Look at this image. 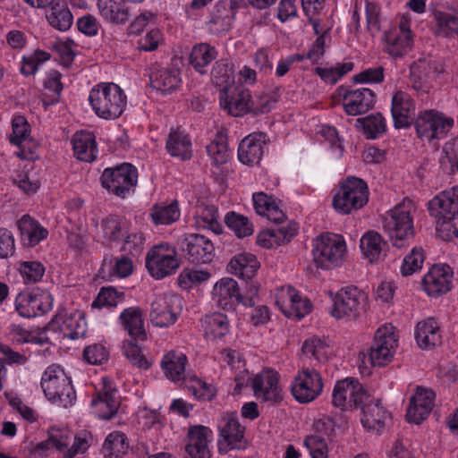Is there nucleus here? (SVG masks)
Returning a JSON list of instances; mask_svg holds the SVG:
<instances>
[{
  "mask_svg": "<svg viewBox=\"0 0 458 458\" xmlns=\"http://www.w3.org/2000/svg\"><path fill=\"white\" fill-rule=\"evenodd\" d=\"M150 216L156 225H170L180 217V210L177 200L166 206L155 205L150 210Z\"/></svg>",
  "mask_w": 458,
  "mask_h": 458,
  "instance_id": "53",
  "label": "nucleus"
},
{
  "mask_svg": "<svg viewBox=\"0 0 458 458\" xmlns=\"http://www.w3.org/2000/svg\"><path fill=\"white\" fill-rule=\"evenodd\" d=\"M17 227L21 242L27 247H35L48 236V231L30 215H23L17 221Z\"/></svg>",
  "mask_w": 458,
  "mask_h": 458,
  "instance_id": "30",
  "label": "nucleus"
},
{
  "mask_svg": "<svg viewBox=\"0 0 458 458\" xmlns=\"http://www.w3.org/2000/svg\"><path fill=\"white\" fill-rule=\"evenodd\" d=\"M368 183L361 178L349 175L339 182L332 205L341 215H349L362 208L369 201Z\"/></svg>",
  "mask_w": 458,
  "mask_h": 458,
  "instance_id": "2",
  "label": "nucleus"
},
{
  "mask_svg": "<svg viewBox=\"0 0 458 458\" xmlns=\"http://www.w3.org/2000/svg\"><path fill=\"white\" fill-rule=\"evenodd\" d=\"M101 16L114 24H125L129 21L131 13L125 0H98Z\"/></svg>",
  "mask_w": 458,
  "mask_h": 458,
  "instance_id": "36",
  "label": "nucleus"
},
{
  "mask_svg": "<svg viewBox=\"0 0 458 458\" xmlns=\"http://www.w3.org/2000/svg\"><path fill=\"white\" fill-rule=\"evenodd\" d=\"M119 319L123 329L126 330L131 336V340L144 341L147 339L140 308L130 307L124 309L121 312Z\"/></svg>",
  "mask_w": 458,
  "mask_h": 458,
  "instance_id": "32",
  "label": "nucleus"
},
{
  "mask_svg": "<svg viewBox=\"0 0 458 458\" xmlns=\"http://www.w3.org/2000/svg\"><path fill=\"white\" fill-rule=\"evenodd\" d=\"M211 81L220 92L234 85L233 64L227 58L216 61L210 72Z\"/></svg>",
  "mask_w": 458,
  "mask_h": 458,
  "instance_id": "44",
  "label": "nucleus"
},
{
  "mask_svg": "<svg viewBox=\"0 0 458 458\" xmlns=\"http://www.w3.org/2000/svg\"><path fill=\"white\" fill-rule=\"evenodd\" d=\"M167 152L182 160H190L192 157L191 141L189 136L179 129H171L166 140Z\"/></svg>",
  "mask_w": 458,
  "mask_h": 458,
  "instance_id": "38",
  "label": "nucleus"
},
{
  "mask_svg": "<svg viewBox=\"0 0 458 458\" xmlns=\"http://www.w3.org/2000/svg\"><path fill=\"white\" fill-rule=\"evenodd\" d=\"M46 330L59 331L64 337L78 339L87 332V322L83 312L75 310L68 314L65 310L58 312L45 327Z\"/></svg>",
  "mask_w": 458,
  "mask_h": 458,
  "instance_id": "15",
  "label": "nucleus"
},
{
  "mask_svg": "<svg viewBox=\"0 0 458 458\" xmlns=\"http://www.w3.org/2000/svg\"><path fill=\"white\" fill-rule=\"evenodd\" d=\"M436 394L431 389L418 386L416 393L410 399L406 411L408 422L420 424L429 415Z\"/></svg>",
  "mask_w": 458,
  "mask_h": 458,
  "instance_id": "22",
  "label": "nucleus"
},
{
  "mask_svg": "<svg viewBox=\"0 0 458 458\" xmlns=\"http://www.w3.org/2000/svg\"><path fill=\"white\" fill-rule=\"evenodd\" d=\"M415 102L406 92L397 90L391 103V114L395 129H408L414 123Z\"/></svg>",
  "mask_w": 458,
  "mask_h": 458,
  "instance_id": "21",
  "label": "nucleus"
},
{
  "mask_svg": "<svg viewBox=\"0 0 458 458\" xmlns=\"http://www.w3.org/2000/svg\"><path fill=\"white\" fill-rule=\"evenodd\" d=\"M289 298L291 302L290 310H284L286 317L301 319L311 311V303L308 300H302L297 293H291Z\"/></svg>",
  "mask_w": 458,
  "mask_h": 458,
  "instance_id": "64",
  "label": "nucleus"
},
{
  "mask_svg": "<svg viewBox=\"0 0 458 458\" xmlns=\"http://www.w3.org/2000/svg\"><path fill=\"white\" fill-rule=\"evenodd\" d=\"M397 342L398 339L394 333L390 332L387 328H378L364 358L368 359L373 367H384L392 361Z\"/></svg>",
  "mask_w": 458,
  "mask_h": 458,
  "instance_id": "12",
  "label": "nucleus"
},
{
  "mask_svg": "<svg viewBox=\"0 0 458 458\" xmlns=\"http://www.w3.org/2000/svg\"><path fill=\"white\" fill-rule=\"evenodd\" d=\"M312 246L313 260L318 267L328 270L342 265L346 252L342 235L322 233L313 241Z\"/></svg>",
  "mask_w": 458,
  "mask_h": 458,
  "instance_id": "5",
  "label": "nucleus"
},
{
  "mask_svg": "<svg viewBox=\"0 0 458 458\" xmlns=\"http://www.w3.org/2000/svg\"><path fill=\"white\" fill-rule=\"evenodd\" d=\"M359 408L361 410L360 421L365 428L376 433L383 430L390 413L382 406L379 399L369 394V400L365 401Z\"/></svg>",
  "mask_w": 458,
  "mask_h": 458,
  "instance_id": "24",
  "label": "nucleus"
},
{
  "mask_svg": "<svg viewBox=\"0 0 458 458\" xmlns=\"http://www.w3.org/2000/svg\"><path fill=\"white\" fill-rule=\"evenodd\" d=\"M124 300V293L112 286L102 287L92 302L93 308L115 307Z\"/></svg>",
  "mask_w": 458,
  "mask_h": 458,
  "instance_id": "59",
  "label": "nucleus"
},
{
  "mask_svg": "<svg viewBox=\"0 0 458 458\" xmlns=\"http://www.w3.org/2000/svg\"><path fill=\"white\" fill-rule=\"evenodd\" d=\"M413 125L418 138L430 143L445 138L454 126V120L437 109H425L419 112Z\"/></svg>",
  "mask_w": 458,
  "mask_h": 458,
  "instance_id": "6",
  "label": "nucleus"
},
{
  "mask_svg": "<svg viewBox=\"0 0 458 458\" xmlns=\"http://www.w3.org/2000/svg\"><path fill=\"white\" fill-rule=\"evenodd\" d=\"M138 170L130 163H122L106 167L102 172L99 182L105 190L111 195L126 199L138 182Z\"/></svg>",
  "mask_w": 458,
  "mask_h": 458,
  "instance_id": "4",
  "label": "nucleus"
},
{
  "mask_svg": "<svg viewBox=\"0 0 458 458\" xmlns=\"http://www.w3.org/2000/svg\"><path fill=\"white\" fill-rule=\"evenodd\" d=\"M251 387L256 398L263 403L276 405L284 399L283 390L279 386V374L273 369L262 371L253 377Z\"/></svg>",
  "mask_w": 458,
  "mask_h": 458,
  "instance_id": "14",
  "label": "nucleus"
},
{
  "mask_svg": "<svg viewBox=\"0 0 458 458\" xmlns=\"http://www.w3.org/2000/svg\"><path fill=\"white\" fill-rule=\"evenodd\" d=\"M297 229L295 223H290L286 226L262 231L257 235V243L263 248L270 249L274 242L276 244L288 242L297 233Z\"/></svg>",
  "mask_w": 458,
  "mask_h": 458,
  "instance_id": "37",
  "label": "nucleus"
},
{
  "mask_svg": "<svg viewBox=\"0 0 458 458\" xmlns=\"http://www.w3.org/2000/svg\"><path fill=\"white\" fill-rule=\"evenodd\" d=\"M149 83L152 89L161 94H171L182 83L181 72L174 68L156 70L149 74Z\"/></svg>",
  "mask_w": 458,
  "mask_h": 458,
  "instance_id": "31",
  "label": "nucleus"
},
{
  "mask_svg": "<svg viewBox=\"0 0 458 458\" xmlns=\"http://www.w3.org/2000/svg\"><path fill=\"white\" fill-rule=\"evenodd\" d=\"M354 67L353 63L337 64L335 67L322 68L316 67L315 73L318 74L325 82L335 84L340 78L350 72Z\"/></svg>",
  "mask_w": 458,
  "mask_h": 458,
  "instance_id": "58",
  "label": "nucleus"
},
{
  "mask_svg": "<svg viewBox=\"0 0 458 458\" xmlns=\"http://www.w3.org/2000/svg\"><path fill=\"white\" fill-rule=\"evenodd\" d=\"M220 437L231 449L242 450L246 448L244 439L245 428L242 427L235 413H226L218 422Z\"/></svg>",
  "mask_w": 458,
  "mask_h": 458,
  "instance_id": "25",
  "label": "nucleus"
},
{
  "mask_svg": "<svg viewBox=\"0 0 458 458\" xmlns=\"http://www.w3.org/2000/svg\"><path fill=\"white\" fill-rule=\"evenodd\" d=\"M210 278V273L204 270H194L191 268H183L179 276L178 284L183 290H188L193 285H197Z\"/></svg>",
  "mask_w": 458,
  "mask_h": 458,
  "instance_id": "61",
  "label": "nucleus"
},
{
  "mask_svg": "<svg viewBox=\"0 0 458 458\" xmlns=\"http://www.w3.org/2000/svg\"><path fill=\"white\" fill-rule=\"evenodd\" d=\"M415 338L420 348L439 345L442 341L437 322L432 318L419 322L415 329Z\"/></svg>",
  "mask_w": 458,
  "mask_h": 458,
  "instance_id": "39",
  "label": "nucleus"
},
{
  "mask_svg": "<svg viewBox=\"0 0 458 458\" xmlns=\"http://www.w3.org/2000/svg\"><path fill=\"white\" fill-rule=\"evenodd\" d=\"M217 51L215 47L208 43H199L193 46L189 56L190 64L199 74L208 73L207 66L216 58Z\"/></svg>",
  "mask_w": 458,
  "mask_h": 458,
  "instance_id": "41",
  "label": "nucleus"
},
{
  "mask_svg": "<svg viewBox=\"0 0 458 458\" xmlns=\"http://www.w3.org/2000/svg\"><path fill=\"white\" fill-rule=\"evenodd\" d=\"M366 297L357 287H347L339 291L335 298L331 315L336 318H356L364 307Z\"/></svg>",
  "mask_w": 458,
  "mask_h": 458,
  "instance_id": "16",
  "label": "nucleus"
},
{
  "mask_svg": "<svg viewBox=\"0 0 458 458\" xmlns=\"http://www.w3.org/2000/svg\"><path fill=\"white\" fill-rule=\"evenodd\" d=\"M181 300L178 295L159 294L151 302L150 321L155 327H167L177 320Z\"/></svg>",
  "mask_w": 458,
  "mask_h": 458,
  "instance_id": "17",
  "label": "nucleus"
},
{
  "mask_svg": "<svg viewBox=\"0 0 458 458\" xmlns=\"http://www.w3.org/2000/svg\"><path fill=\"white\" fill-rule=\"evenodd\" d=\"M46 13V18L53 28L60 30H68L73 21L72 14L65 4L53 3Z\"/></svg>",
  "mask_w": 458,
  "mask_h": 458,
  "instance_id": "46",
  "label": "nucleus"
},
{
  "mask_svg": "<svg viewBox=\"0 0 458 458\" xmlns=\"http://www.w3.org/2000/svg\"><path fill=\"white\" fill-rule=\"evenodd\" d=\"M180 248L190 263L208 264L215 258L213 242L202 234H185L180 240Z\"/></svg>",
  "mask_w": 458,
  "mask_h": 458,
  "instance_id": "13",
  "label": "nucleus"
},
{
  "mask_svg": "<svg viewBox=\"0 0 458 458\" xmlns=\"http://www.w3.org/2000/svg\"><path fill=\"white\" fill-rule=\"evenodd\" d=\"M385 51L394 58L403 57L412 47V36L409 34H396L394 31L385 33Z\"/></svg>",
  "mask_w": 458,
  "mask_h": 458,
  "instance_id": "45",
  "label": "nucleus"
},
{
  "mask_svg": "<svg viewBox=\"0 0 458 458\" xmlns=\"http://www.w3.org/2000/svg\"><path fill=\"white\" fill-rule=\"evenodd\" d=\"M19 271L25 284H36L41 281L45 267L39 261H24L21 263Z\"/></svg>",
  "mask_w": 458,
  "mask_h": 458,
  "instance_id": "62",
  "label": "nucleus"
},
{
  "mask_svg": "<svg viewBox=\"0 0 458 458\" xmlns=\"http://www.w3.org/2000/svg\"><path fill=\"white\" fill-rule=\"evenodd\" d=\"M40 385L46 397L64 408L71 407L76 400L72 380L59 365L52 364L47 367Z\"/></svg>",
  "mask_w": 458,
  "mask_h": 458,
  "instance_id": "3",
  "label": "nucleus"
},
{
  "mask_svg": "<svg viewBox=\"0 0 458 458\" xmlns=\"http://www.w3.org/2000/svg\"><path fill=\"white\" fill-rule=\"evenodd\" d=\"M234 13L227 11L225 2H218L214 8L211 19L209 21L211 30L218 33L225 32L232 27Z\"/></svg>",
  "mask_w": 458,
  "mask_h": 458,
  "instance_id": "52",
  "label": "nucleus"
},
{
  "mask_svg": "<svg viewBox=\"0 0 458 458\" xmlns=\"http://www.w3.org/2000/svg\"><path fill=\"white\" fill-rule=\"evenodd\" d=\"M212 294L216 304L225 310H233L237 304H242L243 301L238 283L230 277H225L216 282Z\"/></svg>",
  "mask_w": 458,
  "mask_h": 458,
  "instance_id": "26",
  "label": "nucleus"
},
{
  "mask_svg": "<svg viewBox=\"0 0 458 458\" xmlns=\"http://www.w3.org/2000/svg\"><path fill=\"white\" fill-rule=\"evenodd\" d=\"M453 269L447 264H436L422 278L425 292L431 297H438L452 288Z\"/></svg>",
  "mask_w": 458,
  "mask_h": 458,
  "instance_id": "19",
  "label": "nucleus"
},
{
  "mask_svg": "<svg viewBox=\"0 0 458 458\" xmlns=\"http://www.w3.org/2000/svg\"><path fill=\"white\" fill-rule=\"evenodd\" d=\"M424 259L425 257L422 248H413L403 260V264L401 266L402 275L403 276H408L420 270L422 267Z\"/></svg>",
  "mask_w": 458,
  "mask_h": 458,
  "instance_id": "63",
  "label": "nucleus"
},
{
  "mask_svg": "<svg viewBox=\"0 0 458 458\" xmlns=\"http://www.w3.org/2000/svg\"><path fill=\"white\" fill-rule=\"evenodd\" d=\"M213 165L216 166L224 165L228 160V146L226 137L217 133L215 139L206 147Z\"/></svg>",
  "mask_w": 458,
  "mask_h": 458,
  "instance_id": "54",
  "label": "nucleus"
},
{
  "mask_svg": "<svg viewBox=\"0 0 458 458\" xmlns=\"http://www.w3.org/2000/svg\"><path fill=\"white\" fill-rule=\"evenodd\" d=\"M260 263L257 257L249 252H242L234 255L227 265V270L241 279H250L255 276Z\"/></svg>",
  "mask_w": 458,
  "mask_h": 458,
  "instance_id": "33",
  "label": "nucleus"
},
{
  "mask_svg": "<svg viewBox=\"0 0 458 458\" xmlns=\"http://www.w3.org/2000/svg\"><path fill=\"white\" fill-rule=\"evenodd\" d=\"M128 228L127 220L117 215H109L100 223L102 237L108 244L121 243L128 233Z\"/></svg>",
  "mask_w": 458,
  "mask_h": 458,
  "instance_id": "34",
  "label": "nucleus"
},
{
  "mask_svg": "<svg viewBox=\"0 0 458 458\" xmlns=\"http://www.w3.org/2000/svg\"><path fill=\"white\" fill-rule=\"evenodd\" d=\"M323 391L320 373L314 369L303 368L294 376L291 392L300 403H309L318 398Z\"/></svg>",
  "mask_w": 458,
  "mask_h": 458,
  "instance_id": "10",
  "label": "nucleus"
},
{
  "mask_svg": "<svg viewBox=\"0 0 458 458\" xmlns=\"http://www.w3.org/2000/svg\"><path fill=\"white\" fill-rule=\"evenodd\" d=\"M53 297L38 288L24 290L19 293L14 300L17 313L26 318H34L47 313L52 309Z\"/></svg>",
  "mask_w": 458,
  "mask_h": 458,
  "instance_id": "11",
  "label": "nucleus"
},
{
  "mask_svg": "<svg viewBox=\"0 0 458 458\" xmlns=\"http://www.w3.org/2000/svg\"><path fill=\"white\" fill-rule=\"evenodd\" d=\"M266 134L263 132L250 134L245 137L238 147V158L247 165H258L264 154Z\"/></svg>",
  "mask_w": 458,
  "mask_h": 458,
  "instance_id": "28",
  "label": "nucleus"
},
{
  "mask_svg": "<svg viewBox=\"0 0 458 458\" xmlns=\"http://www.w3.org/2000/svg\"><path fill=\"white\" fill-rule=\"evenodd\" d=\"M187 357L182 352L171 351L161 360V368L166 377L173 381H180L184 378Z\"/></svg>",
  "mask_w": 458,
  "mask_h": 458,
  "instance_id": "43",
  "label": "nucleus"
},
{
  "mask_svg": "<svg viewBox=\"0 0 458 458\" xmlns=\"http://www.w3.org/2000/svg\"><path fill=\"white\" fill-rule=\"evenodd\" d=\"M435 67V64L427 63L421 59L415 62L411 66L410 80L413 89L420 90L424 87V83L430 76V72Z\"/></svg>",
  "mask_w": 458,
  "mask_h": 458,
  "instance_id": "56",
  "label": "nucleus"
},
{
  "mask_svg": "<svg viewBox=\"0 0 458 458\" xmlns=\"http://www.w3.org/2000/svg\"><path fill=\"white\" fill-rule=\"evenodd\" d=\"M339 95L344 100V108L349 115H359L372 109L376 103V94L368 88L348 89L341 86L338 88Z\"/></svg>",
  "mask_w": 458,
  "mask_h": 458,
  "instance_id": "18",
  "label": "nucleus"
},
{
  "mask_svg": "<svg viewBox=\"0 0 458 458\" xmlns=\"http://www.w3.org/2000/svg\"><path fill=\"white\" fill-rule=\"evenodd\" d=\"M226 226L234 233L238 238H244L253 234L254 226L250 220L235 211H229L224 218Z\"/></svg>",
  "mask_w": 458,
  "mask_h": 458,
  "instance_id": "51",
  "label": "nucleus"
},
{
  "mask_svg": "<svg viewBox=\"0 0 458 458\" xmlns=\"http://www.w3.org/2000/svg\"><path fill=\"white\" fill-rule=\"evenodd\" d=\"M386 245V242L383 240L382 236L375 231H369L365 233L360 242V247L363 255L370 262L379 259L383 247Z\"/></svg>",
  "mask_w": 458,
  "mask_h": 458,
  "instance_id": "50",
  "label": "nucleus"
},
{
  "mask_svg": "<svg viewBox=\"0 0 458 458\" xmlns=\"http://www.w3.org/2000/svg\"><path fill=\"white\" fill-rule=\"evenodd\" d=\"M75 157L83 162H93L97 158L98 147L92 132H76L72 140Z\"/></svg>",
  "mask_w": 458,
  "mask_h": 458,
  "instance_id": "35",
  "label": "nucleus"
},
{
  "mask_svg": "<svg viewBox=\"0 0 458 458\" xmlns=\"http://www.w3.org/2000/svg\"><path fill=\"white\" fill-rule=\"evenodd\" d=\"M93 436L88 430H81L73 437V443L64 450V458H73L78 454L85 453L93 443Z\"/></svg>",
  "mask_w": 458,
  "mask_h": 458,
  "instance_id": "57",
  "label": "nucleus"
},
{
  "mask_svg": "<svg viewBox=\"0 0 458 458\" xmlns=\"http://www.w3.org/2000/svg\"><path fill=\"white\" fill-rule=\"evenodd\" d=\"M383 227L396 248H403L405 242L414 237L413 221L410 211L400 204L383 216Z\"/></svg>",
  "mask_w": 458,
  "mask_h": 458,
  "instance_id": "8",
  "label": "nucleus"
},
{
  "mask_svg": "<svg viewBox=\"0 0 458 458\" xmlns=\"http://www.w3.org/2000/svg\"><path fill=\"white\" fill-rule=\"evenodd\" d=\"M429 214L435 217L454 219L458 216V186L444 191L428 202Z\"/></svg>",
  "mask_w": 458,
  "mask_h": 458,
  "instance_id": "27",
  "label": "nucleus"
},
{
  "mask_svg": "<svg viewBox=\"0 0 458 458\" xmlns=\"http://www.w3.org/2000/svg\"><path fill=\"white\" fill-rule=\"evenodd\" d=\"M129 443L125 434L120 432L110 433L102 446L105 458H121L127 453Z\"/></svg>",
  "mask_w": 458,
  "mask_h": 458,
  "instance_id": "49",
  "label": "nucleus"
},
{
  "mask_svg": "<svg viewBox=\"0 0 458 458\" xmlns=\"http://www.w3.org/2000/svg\"><path fill=\"white\" fill-rule=\"evenodd\" d=\"M356 127L367 139L374 140L385 133L386 123L381 113H376L356 120Z\"/></svg>",
  "mask_w": 458,
  "mask_h": 458,
  "instance_id": "47",
  "label": "nucleus"
},
{
  "mask_svg": "<svg viewBox=\"0 0 458 458\" xmlns=\"http://www.w3.org/2000/svg\"><path fill=\"white\" fill-rule=\"evenodd\" d=\"M13 132L9 136V141L12 145L18 146L27 140H30V125L22 115H17L12 120Z\"/></svg>",
  "mask_w": 458,
  "mask_h": 458,
  "instance_id": "60",
  "label": "nucleus"
},
{
  "mask_svg": "<svg viewBox=\"0 0 458 458\" xmlns=\"http://www.w3.org/2000/svg\"><path fill=\"white\" fill-rule=\"evenodd\" d=\"M134 340H125L123 343V352L131 364L140 369H148L151 362L142 353L140 347Z\"/></svg>",
  "mask_w": 458,
  "mask_h": 458,
  "instance_id": "55",
  "label": "nucleus"
},
{
  "mask_svg": "<svg viewBox=\"0 0 458 458\" xmlns=\"http://www.w3.org/2000/svg\"><path fill=\"white\" fill-rule=\"evenodd\" d=\"M103 387L91 400V405L96 408L98 417L109 420L116 413L120 406L118 391L114 382L107 378H102Z\"/></svg>",
  "mask_w": 458,
  "mask_h": 458,
  "instance_id": "20",
  "label": "nucleus"
},
{
  "mask_svg": "<svg viewBox=\"0 0 458 458\" xmlns=\"http://www.w3.org/2000/svg\"><path fill=\"white\" fill-rule=\"evenodd\" d=\"M369 394L360 381L353 377L337 380L332 393V404L343 411L358 409Z\"/></svg>",
  "mask_w": 458,
  "mask_h": 458,
  "instance_id": "9",
  "label": "nucleus"
},
{
  "mask_svg": "<svg viewBox=\"0 0 458 458\" xmlns=\"http://www.w3.org/2000/svg\"><path fill=\"white\" fill-rule=\"evenodd\" d=\"M220 105L233 116H242L249 113L250 91L242 86H231L220 92Z\"/></svg>",
  "mask_w": 458,
  "mask_h": 458,
  "instance_id": "23",
  "label": "nucleus"
},
{
  "mask_svg": "<svg viewBox=\"0 0 458 458\" xmlns=\"http://www.w3.org/2000/svg\"><path fill=\"white\" fill-rule=\"evenodd\" d=\"M72 437L63 431L57 430L55 433H50L48 438L38 443L31 450L30 454L43 457L50 448H55L59 452H64L71 444Z\"/></svg>",
  "mask_w": 458,
  "mask_h": 458,
  "instance_id": "48",
  "label": "nucleus"
},
{
  "mask_svg": "<svg viewBox=\"0 0 458 458\" xmlns=\"http://www.w3.org/2000/svg\"><path fill=\"white\" fill-rule=\"evenodd\" d=\"M89 101L95 114L106 120L120 117L126 107V95L113 82L96 85L89 92Z\"/></svg>",
  "mask_w": 458,
  "mask_h": 458,
  "instance_id": "1",
  "label": "nucleus"
},
{
  "mask_svg": "<svg viewBox=\"0 0 458 458\" xmlns=\"http://www.w3.org/2000/svg\"><path fill=\"white\" fill-rule=\"evenodd\" d=\"M145 263L151 276L159 280L174 274L181 261L177 259L175 247L160 243L148 250Z\"/></svg>",
  "mask_w": 458,
  "mask_h": 458,
  "instance_id": "7",
  "label": "nucleus"
},
{
  "mask_svg": "<svg viewBox=\"0 0 458 458\" xmlns=\"http://www.w3.org/2000/svg\"><path fill=\"white\" fill-rule=\"evenodd\" d=\"M209 432V428L202 425L190 427L185 458H210L207 439Z\"/></svg>",
  "mask_w": 458,
  "mask_h": 458,
  "instance_id": "29",
  "label": "nucleus"
},
{
  "mask_svg": "<svg viewBox=\"0 0 458 458\" xmlns=\"http://www.w3.org/2000/svg\"><path fill=\"white\" fill-rule=\"evenodd\" d=\"M204 335L208 339L221 338L230 331V324L227 316L221 312H214L206 315L201 319Z\"/></svg>",
  "mask_w": 458,
  "mask_h": 458,
  "instance_id": "42",
  "label": "nucleus"
},
{
  "mask_svg": "<svg viewBox=\"0 0 458 458\" xmlns=\"http://www.w3.org/2000/svg\"><path fill=\"white\" fill-rule=\"evenodd\" d=\"M436 26L434 34L442 38L458 36V11L445 12L435 10L432 13Z\"/></svg>",
  "mask_w": 458,
  "mask_h": 458,
  "instance_id": "40",
  "label": "nucleus"
}]
</instances>
